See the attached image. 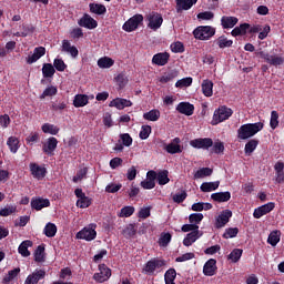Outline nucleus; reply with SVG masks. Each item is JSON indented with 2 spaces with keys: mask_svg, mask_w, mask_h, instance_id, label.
Returning a JSON list of instances; mask_svg holds the SVG:
<instances>
[{
  "mask_svg": "<svg viewBox=\"0 0 284 284\" xmlns=\"http://www.w3.org/2000/svg\"><path fill=\"white\" fill-rule=\"evenodd\" d=\"M57 92H59L57 87H54V85L48 87L43 91V93L40 95V99H45V97H55Z\"/></svg>",
  "mask_w": 284,
  "mask_h": 284,
  "instance_id": "57",
  "label": "nucleus"
},
{
  "mask_svg": "<svg viewBox=\"0 0 284 284\" xmlns=\"http://www.w3.org/2000/svg\"><path fill=\"white\" fill-rule=\"evenodd\" d=\"M150 134H152V126L150 125H142L141 131H140V139L142 141H145V139L150 138Z\"/></svg>",
  "mask_w": 284,
  "mask_h": 284,
  "instance_id": "55",
  "label": "nucleus"
},
{
  "mask_svg": "<svg viewBox=\"0 0 284 284\" xmlns=\"http://www.w3.org/2000/svg\"><path fill=\"white\" fill-rule=\"evenodd\" d=\"M176 77H179V72L176 71H170L168 73H164L161 78H160V83H170V81H174V79H176Z\"/></svg>",
  "mask_w": 284,
  "mask_h": 284,
  "instance_id": "48",
  "label": "nucleus"
},
{
  "mask_svg": "<svg viewBox=\"0 0 284 284\" xmlns=\"http://www.w3.org/2000/svg\"><path fill=\"white\" fill-rule=\"evenodd\" d=\"M41 130L44 134H52L53 136H57V134H59L60 129L54 124L44 123Z\"/></svg>",
  "mask_w": 284,
  "mask_h": 284,
  "instance_id": "41",
  "label": "nucleus"
},
{
  "mask_svg": "<svg viewBox=\"0 0 284 284\" xmlns=\"http://www.w3.org/2000/svg\"><path fill=\"white\" fill-rule=\"evenodd\" d=\"M7 145L12 154H17V152H19V139L10 136L7 141Z\"/></svg>",
  "mask_w": 284,
  "mask_h": 284,
  "instance_id": "42",
  "label": "nucleus"
},
{
  "mask_svg": "<svg viewBox=\"0 0 284 284\" xmlns=\"http://www.w3.org/2000/svg\"><path fill=\"white\" fill-rule=\"evenodd\" d=\"M255 55L260 57V59H264L268 65H274L275 68H277V65H283L284 63L283 57L271 55L268 52H265L262 49L256 50Z\"/></svg>",
  "mask_w": 284,
  "mask_h": 284,
  "instance_id": "4",
  "label": "nucleus"
},
{
  "mask_svg": "<svg viewBox=\"0 0 284 284\" xmlns=\"http://www.w3.org/2000/svg\"><path fill=\"white\" fill-rule=\"evenodd\" d=\"M232 114H234V111H232V109L225 105H222L214 111L213 120L211 123L212 125H219V123H223V121H227V119H230Z\"/></svg>",
  "mask_w": 284,
  "mask_h": 284,
  "instance_id": "3",
  "label": "nucleus"
},
{
  "mask_svg": "<svg viewBox=\"0 0 284 284\" xmlns=\"http://www.w3.org/2000/svg\"><path fill=\"white\" fill-rule=\"evenodd\" d=\"M176 111L180 112V114H185V116H192V114H194V104L180 102L176 106Z\"/></svg>",
  "mask_w": 284,
  "mask_h": 284,
  "instance_id": "21",
  "label": "nucleus"
},
{
  "mask_svg": "<svg viewBox=\"0 0 284 284\" xmlns=\"http://www.w3.org/2000/svg\"><path fill=\"white\" fill-rule=\"evenodd\" d=\"M120 139L122 141V145H124L125 148H130V145H132V136L130 135V133H122L120 134Z\"/></svg>",
  "mask_w": 284,
  "mask_h": 284,
  "instance_id": "62",
  "label": "nucleus"
},
{
  "mask_svg": "<svg viewBox=\"0 0 284 284\" xmlns=\"http://www.w3.org/2000/svg\"><path fill=\"white\" fill-rule=\"evenodd\" d=\"M263 128H265V124H263V122L243 124L237 130V139H240L241 141L252 139V136L258 134V132H261Z\"/></svg>",
  "mask_w": 284,
  "mask_h": 284,
  "instance_id": "1",
  "label": "nucleus"
},
{
  "mask_svg": "<svg viewBox=\"0 0 284 284\" xmlns=\"http://www.w3.org/2000/svg\"><path fill=\"white\" fill-rule=\"evenodd\" d=\"M164 150L168 154H181V152H183L181 138H174L171 143L164 145Z\"/></svg>",
  "mask_w": 284,
  "mask_h": 284,
  "instance_id": "14",
  "label": "nucleus"
},
{
  "mask_svg": "<svg viewBox=\"0 0 284 284\" xmlns=\"http://www.w3.org/2000/svg\"><path fill=\"white\" fill-rule=\"evenodd\" d=\"M143 23V14H135L132 18H130L122 26V29L124 32H134L139 26Z\"/></svg>",
  "mask_w": 284,
  "mask_h": 284,
  "instance_id": "8",
  "label": "nucleus"
},
{
  "mask_svg": "<svg viewBox=\"0 0 284 284\" xmlns=\"http://www.w3.org/2000/svg\"><path fill=\"white\" fill-rule=\"evenodd\" d=\"M171 50L175 53H182L185 52V47L182 44V42L178 41L171 44Z\"/></svg>",
  "mask_w": 284,
  "mask_h": 284,
  "instance_id": "64",
  "label": "nucleus"
},
{
  "mask_svg": "<svg viewBox=\"0 0 284 284\" xmlns=\"http://www.w3.org/2000/svg\"><path fill=\"white\" fill-rule=\"evenodd\" d=\"M239 23V18L236 17H227L223 16L221 19V24L224 30H229L230 28H234Z\"/></svg>",
  "mask_w": 284,
  "mask_h": 284,
  "instance_id": "28",
  "label": "nucleus"
},
{
  "mask_svg": "<svg viewBox=\"0 0 284 284\" xmlns=\"http://www.w3.org/2000/svg\"><path fill=\"white\" fill-rule=\"evenodd\" d=\"M216 270H219V267H216V260L210 258L203 266V274L204 276H214Z\"/></svg>",
  "mask_w": 284,
  "mask_h": 284,
  "instance_id": "20",
  "label": "nucleus"
},
{
  "mask_svg": "<svg viewBox=\"0 0 284 284\" xmlns=\"http://www.w3.org/2000/svg\"><path fill=\"white\" fill-rule=\"evenodd\" d=\"M192 78H183L181 80H178L175 83V88H190L192 85Z\"/></svg>",
  "mask_w": 284,
  "mask_h": 284,
  "instance_id": "59",
  "label": "nucleus"
},
{
  "mask_svg": "<svg viewBox=\"0 0 284 284\" xmlns=\"http://www.w3.org/2000/svg\"><path fill=\"white\" fill-rule=\"evenodd\" d=\"M112 65H114V60H112V58L104 57L98 60L99 68L106 69V68H112Z\"/></svg>",
  "mask_w": 284,
  "mask_h": 284,
  "instance_id": "49",
  "label": "nucleus"
},
{
  "mask_svg": "<svg viewBox=\"0 0 284 284\" xmlns=\"http://www.w3.org/2000/svg\"><path fill=\"white\" fill-rule=\"evenodd\" d=\"M203 213H192L189 215V223L193 225H199L203 221Z\"/></svg>",
  "mask_w": 284,
  "mask_h": 284,
  "instance_id": "53",
  "label": "nucleus"
},
{
  "mask_svg": "<svg viewBox=\"0 0 284 284\" xmlns=\"http://www.w3.org/2000/svg\"><path fill=\"white\" fill-rule=\"evenodd\" d=\"M203 236V233H201V231H192L189 234H186V236L183 240V245L185 247H190L192 246L193 243H196V241H199L200 237Z\"/></svg>",
  "mask_w": 284,
  "mask_h": 284,
  "instance_id": "19",
  "label": "nucleus"
},
{
  "mask_svg": "<svg viewBox=\"0 0 284 284\" xmlns=\"http://www.w3.org/2000/svg\"><path fill=\"white\" fill-rule=\"evenodd\" d=\"M90 99L85 94H77L73 100L74 108H85Z\"/></svg>",
  "mask_w": 284,
  "mask_h": 284,
  "instance_id": "35",
  "label": "nucleus"
},
{
  "mask_svg": "<svg viewBox=\"0 0 284 284\" xmlns=\"http://www.w3.org/2000/svg\"><path fill=\"white\" fill-rule=\"evenodd\" d=\"M31 207L32 210L40 212V210H43V207H50V200L43 197H32Z\"/></svg>",
  "mask_w": 284,
  "mask_h": 284,
  "instance_id": "18",
  "label": "nucleus"
},
{
  "mask_svg": "<svg viewBox=\"0 0 284 284\" xmlns=\"http://www.w3.org/2000/svg\"><path fill=\"white\" fill-rule=\"evenodd\" d=\"M161 267H165V260L154 257L145 263L142 272H144V274L152 275L156 270H161Z\"/></svg>",
  "mask_w": 284,
  "mask_h": 284,
  "instance_id": "6",
  "label": "nucleus"
},
{
  "mask_svg": "<svg viewBox=\"0 0 284 284\" xmlns=\"http://www.w3.org/2000/svg\"><path fill=\"white\" fill-rule=\"evenodd\" d=\"M134 214V206H124L121 209L120 213H118L119 219H130Z\"/></svg>",
  "mask_w": 284,
  "mask_h": 284,
  "instance_id": "47",
  "label": "nucleus"
},
{
  "mask_svg": "<svg viewBox=\"0 0 284 284\" xmlns=\"http://www.w3.org/2000/svg\"><path fill=\"white\" fill-rule=\"evenodd\" d=\"M216 34V28L212 26H200L193 30L194 39L199 41H210Z\"/></svg>",
  "mask_w": 284,
  "mask_h": 284,
  "instance_id": "2",
  "label": "nucleus"
},
{
  "mask_svg": "<svg viewBox=\"0 0 284 284\" xmlns=\"http://www.w3.org/2000/svg\"><path fill=\"white\" fill-rule=\"evenodd\" d=\"M270 32H272V27H270V24H265L264 27L261 24H254L251 27L250 24L248 28V34H258L257 38L260 39V41L267 39Z\"/></svg>",
  "mask_w": 284,
  "mask_h": 284,
  "instance_id": "7",
  "label": "nucleus"
},
{
  "mask_svg": "<svg viewBox=\"0 0 284 284\" xmlns=\"http://www.w3.org/2000/svg\"><path fill=\"white\" fill-rule=\"evenodd\" d=\"M211 152H214V154H223V152H225V144L221 141L214 142Z\"/></svg>",
  "mask_w": 284,
  "mask_h": 284,
  "instance_id": "56",
  "label": "nucleus"
},
{
  "mask_svg": "<svg viewBox=\"0 0 284 284\" xmlns=\"http://www.w3.org/2000/svg\"><path fill=\"white\" fill-rule=\"evenodd\" d=\"M143 119L145 121H159V119H161V111H159V109H152L151 111L143 113Z\"/></svg>",
  "mask_w": 284,
  "mask_h": 284,
  "instance_id": "36",
  "label": "nucleus"
},
{
  "mask_svg": "<svg viewBox=\"0 0 284 284\" xmlns=\"http://www.w3.org/2000/svg\"><path fill=\"white\" fill-rule=\"evenodd\" d=\"M29 170H30L31 176H33V179H37L38 181H43V179H45V175L48 174V169L39 165L36 162H31L29 164Z\"/></svg>",
  "mask_w": 284,
  "mask_h": 284,
  "instance_id": "9",
  "label": "nucleus"
},
{
  "mask_svg": "<svg viewBox=\"0 0 284 284\" xmlns=\"http://www.w3.org/2000/svg\"><path fill=\"white\" fill-rule=\"evenodd\" d=\"M281 242V231H273L270 233L267 243L272 245V247H276Z\"/></svg>",
  "mask_w": 284,
  "mask_h": 284,
  "instance_id": "40",
  "label": "nucleus"
},
{
  "mask_svg": "<svg viewBox=\"0 0 284 284\" xmlns=\"http://www.w3.org/2000/svg\"><path fill=\"white\" fill-rule=\"evenodd\" d=\"M19 274H21L20 267H16V268L9 271L8 274L3 277L2 283L8 284V283L14 281V278H17L19 276Z\"/></svg>",
  "mask_w": 284,
  "mask_h": 284,
  "instance_id": "38",
  "label": "nucleus"
},
{
  "mask_svg": "<svg viewBox=\"0 0 284 284\" xmlns=\"http://www.w3.org/2000/svg\"><path fill=\"white\" fill-rule=\"evenodd\" d=\"M110 108H116V110H124V108H132V101L123 98H116L110 102Z\"/></svg>",
  "mask_w": 284,
  "mask_h": 284,
  "instance_id": "22",
  "label": "nucleus"
},
{
  "mask_svg": "<svg viewBox=\"0 0 284 284\" xmlns=\"http://www.w3.org/2000/svg\"><path fill=\"white\" fill-rule=\"evenodd\" d=\"M168 61H170V53L168 52L156 53L152 58L154 65H168Z\"/></svg>",
  "mask_w": 284,
  "mask_h": 284,
  "instance_id": "26",
  "label": "nucleus"
},
{
  "mask_svg": "<svg viewBox=\"0 0 284 284\" xmlns=\"http://www.w3.org/2000/svg\"><path fill=\"white\" fill-rule=\"evenodd\" d=\"M256 148H258V140L252 139L245 144L244 152L247 156H250V154H252Z\"/></svg>",
  "mask_w": 284,
  "mask_h": 284,
  "instance_id": "43",
  "label": "nucleus"
},
{
  "mask_svg": "<svg viewBox=\"0 0 284 284\" xmlns=\"http://www.w3.org/2000/svg\"><path fill=\"white\" fill-rule=\"evenodd\" d=\"M55 72L57 69H54V65H52V63H44L42 65V77L44 79H52Z\"/></svg>",
  "mask_w": 284,
  "mask_h": 284,
  "instance_id": "34",
  "label": "nucleus"
},
{
  "mask_svg": "<svg viewBox=\"0 0 284 284\" xmlns=\"http://www.w3.org/2000/svg\"><path fill=\"white\" fill-rule=\"evenodd\" d=\"M172 241V234L170 233H163L161 236H160V241H159V244L162 246V247H168V245H170V242Z\"/></svg>",
  "mask_w": 284,
  "mask_h": 284,
  "instance_id": "58",
  "label": "nucleus"
},
{
  "mask_svg": "<svg viewBox=\"0 0 284 284\" xmlns=\"http://www.w3.org/2000/svg\"><path fill=\"white\" fill-rule=\"evenodd\" d=\"M123 234L125 239H132L133 236H136V226L134 224H129L124 230Z\"/></svg>",
  "mask_w": 284,
  "mask_h": 284,
  "instance_id": "52",
  "label": "nucleus"
},
{
  "mask_svg": "<svg viewBox=\"0 0 284 284\" xmlns=\"http://www.w3.org/2000/svg\"><path fill=\"white\" fill-rule=\"evenodd\" d=\"M241 256H243V250L242 248H234L227 256V260L231 261V263H239L241 261Z\"/></svg>",
  "mask_w": 284,
  "mask_h": 284,
  "instance_id": "44",
  "label": "nucleus"
},
{
  "mask_svg": "<svg viewBox=\"0 0 284 284\" xmlns=\"http://www.w3.org/2000/svg\"><path fill=\"white\" fill-rule=\"evenodd\" d=\"M270 125H271L272 130H276V128H278V112L277 111L271 112Z\"/></svg>",
  "mask_w": 284,
  "mask_h": 284,
  "instance_id": "60",
  "label": "nucleus"
},
{
  "mask_svg": "<svg viewBox=\"0 0 284 284\" xmlns=\"http://www.w3.org/2000/svg\"><path fill=\"white\" fill-rule=\"evenodd\" d=\"M222 236L223 239H236V236H239V227L225 229V232Z\"/></svg>",
  "mask_w": 284,
  "mask_h": 284,
  "instance_id": "51",
  "label": "nucleus"
},
{
  "mask_svg": "<svg viewBox=\"0 0 284 284\" xmlns=\"http://www.w3.org/2000/svg\"><path fill=\"white\" fill-rule=\"evenodd\" d=\"M62 52L70 54V57H72V59H77V57H79V49H77V47L72 45V43L69 42V40L62 41Z\"/></svg>",
  "mask_w": 284,
  "mask_h": 284,
  "instance_id": "25",
  "label": "nucleus"
},
{
  "mask_svg": "<svg viewBox=\"0 0 284 284\" xmlns=\"http://www.w3.org/2000/svg\"><path fill=\"white\" fill-rule=\"evenodd\" d=\"M185 199H187V192H185V191H182L181 193H175L173 195L174 203H183V201H185Z\"/></svg>",
  "mask_w": 284,
  "mask_h": 284,
  "instance_id": "63",
  "label": "nucleus"
},
{
  "mask_svg": "<svg viewBox=\"0 0 284 284\" xmlns=\"http://www.w3.org/2000/svg\"><path fill=\"white\" fill-rule=\"evenodd\" d=\"M232 211L230 209L223 210L215 220V227L217 230H221V227H225V225L230 223Z\"/></svg>",
  "mask_w": 284,
  "mask_h": 284,
  "instance_id": "13",
  "label": "nucleus"
},
{
  "mask_svg": "<svg viewBox=\"0 0 284 284\" xmlns=\"http://www.w3.org/2000/svg\"><path fill=\"white\" fill-rule=\"evenodd\" d=\"M202 92L204 97H212L214 94V82L212 80H203Z\"/></svg>",
  "mask_w": 284,
  "mask_h": 284,
  "instance_id": "31",
  "label": "nucleus"
},
{
  "mask_svg": "<svg viewBox=\"0 0 284 284\" xmlns=\"http://www.w3.org/2000/svg\"><path fill=\"white\" fill-rule=\"evenodd\" d=\"M75 237L82 241H94L97 239V224H90L83 227L77 233Z\"/></svg>",
  "mask_w": 284,
  "mask_h": 284,
  "instance_id": "5",
  "label": "nucleus"
},
{
  "mask_svg": "<svg viewBox=\"0 0 284 284\" xmlns=\"http://www.w3.org/2000/svg\"><path fill=\"white\" fill-rule=\"evenodd\" d=\"M90 8V12H92V14H105L108 12V9L105 8V6L103 4H99V3H90L89 4Z\"/></svg>",
  "mask_w": 284,
  "mask_h": 284,
  "instance_id": "39",
  "label": "nucleus"
},
{
  "mask_svg": "<svg viewBox=\"0 0 284 284\" xmlns=\"http://www.w3.org/2000/svg\"><path fill=\"white\" fill-rule=\"evenodd\" d=\"M221 185L220 181L215 182H203L200 186L201 192H214L215 190H219V186Z\"/></svg>",
  "mask_w": 284,
  "mask_h": 284,
  "instance_id": "33",
  "label": "nucleus"
},
{
  "mask_svg": "<svg viewBox=\"0 0 284 284\" xmlns=\"http://www.w3.org/2000/svg\"><path fill=\"white\" fill-rule=\"evenodd\" d=\"M43 234L48 239H54V236H57V224L51 222L47 223L43 230Z\"/></svg>",
  "mask_w": 284,
  "mask_h": 284,
  "instance_id": "37",
  "label": "nucleus"
},
{
  "mask_svg": "<svg viewBox=\"0 0 284 284\" xmlns=\"http://www.w3.org/2000/svg\"><path fill=\"white\" fill-rule=\"evenodd\" d=\"M194 253H184L181 256L175 258V263H185V261H192V258H195Z\"/></svg>",
  "mask_w": 284,
  "mask_h": 284,
  "instance_id": "61",
  "label": "nucleus"
},
{
  "mask_svg": "<svg viewBox=\"0 0 284 284\" xmlns=\"http://www.w3.org/2000/svg\"><path fill=\"white\" fill-rule=\"evenodd\" d=\"M190 145L196 150H210L214 145V141L211 138H199L192 140Z\"/></svg>",
  "mask_w": 284,
  "mask_h": 284,
  "instance_id": "11",
  "label": "nucleus"
},
{
  "mask_svg": "<svg viewBox=\"0 0 284 284\" xmlns=\"http://www.w3.org/2000/svg\"><path fill=\"white\" fill-rule=\"evenodd\" d=\"M214 43L220 48V50H225V48H232L234 41L229 40L225 36H221L214 41Z\"/></svg>",
  "mask_w": 284,
  "mask_h": 284,
  "instance_id": "29",
  "label": "nucleus"
},
{
  "mask_svg": "<svg viewBox=\"0 0 284 284\" xmlns=\"http://www.w3.org/2000/svg\"><path fill=\"white\" fill-rule=\"evenodd\" d=\"M148 26L151 30H159V28L163 26V16H161L160 13L150 16Z\"/></svg>",
  "mask_w": 284,
  "mask_h": 284,
  "instance_id": "24",
  "label": "nucleus"
},
{
  "mask_svg": "<svg viewBox=\"0 0 284 284\" xmlns=\"http://www.w3.org/2000/svg\"><path fill=\"white\" fill-rule=\"evenodd\" d=\"M276 207V204L274 202H268L257 209L254 210L253 216L254 219H261L262 216H265V214H270Z\"/></svg>",
  "mask_w": 284,
  "mask_h": 284,
  "instance_id": "15",
  "label": "nucleus"
},
{
  "mask_svg": "<svg viewBox=\"0 0 284 284\" xmlns=\"http://www.w3.org/2000/svg\"><path fill=\"white\" fill-rule=\"evenodd\" d=\"M214 170L211 168H202L197 170L194 174V179H204V176H212Z\"/></svg>",
  "mask_w": 284,
  "mask_h": 284,
  "instance_id": "46",
  "label": "nucleus"
},
{
  "mask_svg": "<svg viewBox=\"0 0 284 284\" xmlns=\"http://www.w3.org/2000/svg\"><path fill=\"white\" fill-rule=\"evenodd\" d=\"M92 205V199L89 196H84L77 201V207H80L81 210H85V207H90Z\"/></svg>",
  "mask_w": 284,
  "mask_h": 284,
  "instance_id": "54",
  "label": "nucleus"
},
{
  "mask_svg": "<svg viewBox=\"0 0 284 284\" xmlns=\"http://www.w3.org/2000/svg\"><path fill=\"white\" fill-rule=\"evenodd\" d=\"M36 263H45V244L39 245L34 251Z\"/></svg>",
  "mask_w": 284,
  "mask_h": 284,
  "instance_id": "30",
  "label": "nucleus"
},
{
  "mask_svg": "<svg viewBox=\"0 0 284 284\" xmlns=\"http://www.w3.org/2000/svg\"><path fill=\"white\" fill-rule=\"evenodd\" d=\"M168 174H170V172H168V170H163L158 173L156 181H158L159 185H168V183H170V178L168 176Z\"/></svg>",
  "mask_w": 284,
  "mask_h": 284,
  "instance_id": "45",
  "label": "nucleus"
},
{
  "mask_svg": "<svg viewBox=\"0 0 284 284\" xmlns=\"http://www.w3.org/2000/svg\"><path fill=\"white\" fill-rule=\"evenodd\" d=\"M53 68L54 70H57L58 72H65L68 64H65V62L63 61V59H59L55 58L53 60Z\"/></svg>",
  "mask_w": 284,
  "mask_h": 284,
  "instance_id": "50",
  "label": "nucleus"
},
{
  "mask_svg": "<svg viewBox=\"0 0 284 284\" xmlns=\"http://www.w3.org/2000/svg\"><path fill=\"white\" fill-rule=\"evenodd\" d=\"M57 145H59V140L57 138L51 136L42 144V152L47 154V156H54V150H57Z\"/></svg>",
  "mask_w": 284,
  "mask_h": 284,
  "instance_id": "12",
  "label": "nucleus"
},
{
  "mask_svg": "<svg viewBox=\"0 0 284 284\" xmlns=\"http://www.w3.org/2000/svg\"><path fill=\"white\" fill-rule=\"evenodd\" d=\"M28 247H32V241L30 240L23 241L18 247L19 254H21V256H23L24 258H28V256H30V251L28 250Z\"/></svg>",
  "mask_w": 284,
  "mask_h": 284,
  "instance_id": "32",
  "label": "nucleus"
},
{
  "mask_svg": "<svg viewBox=\"0 0 284 284\" xmlns=\"http://www.w3.org/2000/svg\"><path fill=\"white\" fill-rule=\"evenodd\" d=\"M110 276H112V270H110L105 264H100L99 273H95L93 278L97 283H105V281L110 280Z\"/></svg>",
  "mask_w": 284,
  "mask_h": 284,
  "instance_id": "10",
  "label": "nucleus"
},
{
  "mask_svg": "<svg viewBox=\"0 0 284 284\" xmlns=\"http://www.w3.org/2000/svg\"><path fill=\"white\" fill-rule=\"evenodd\" d=\"M211 199L215 201V203H227V201L232 199V193H230V191L213 193Z\"/></svg>",
  "mask_w": 284,
  "mask_h": 284,
  "instance_id": "27",
  "label": "nucleus"
},
{
  "mask_svg": "<svg viewBox=\"0 0 284 284\" xmlns=\"http://www.w3.org/2000/svg\"><path fill=\"white\" fill-rule=\"evenodd\" d=\"M199 0H175L176 12H183V10H191L193 6H196Z\"/></svg>",
  "mask_w": 284,
  "mask_h": 284,
  "instance_id": "23",
  "label": "nucleus"
},
{
  "mask_svg": "<svg viewBox=\"0 0 284 284\" xmlns=\"http://www.w3.org/2000/svg\"><path fill=\"white\" fill-rule=\"evenodd\" d=\"M78 23L81 28H87L88 30H94V28H98L99 26V22L88 13H84Z\"/></svg>",
  "mask_w": 284,
  "mask_h": 284,
  "instance_id": "16",
  "label": "nucleus"
},
{
  "mask_svg": "<svg viewBox=\"0 0 284 284\" xmlns=\"http://www.w3.org/2000/svg\"><path fill=\"white\" fill-rule=\"evenodd\" d=\"M43 278H45V271L36 270L27 276L24 284H38L39 281H43Z\"/></svg>",
  "mask_w": 284,
  "mask_h": 284,
  "instance_id": "17",
  "label": "nucleus"
}]
</instances>
